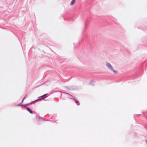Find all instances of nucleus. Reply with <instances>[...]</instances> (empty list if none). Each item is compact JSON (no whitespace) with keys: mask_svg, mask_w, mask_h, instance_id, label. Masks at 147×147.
Returning <instances> with one entry per match:
<instances>
[{"mask_svg":"<svg viewBox=\"0 0 147 147\" xmlns=\"http://www.w3.org/2000/svg\"><path fill=\"white\" fill-rule=\"evenodd\" d=\"M107 67L111 70H113V68L111 64L109 63H106Z\"/></svg>","mask_w":147,"mask_h":147,"instance_id":"f257e3e1","label":"nucleus"},{"mask_svg":"<svg viewBox=\"0 0 147 147\" xmlns=\"http://www.w3.org/2000/svg\"><path fill=\"white\" fill-rule=\"evenodd\" d=\"M47 94H44V95H43V96H41L40 97L41 98H46L47 97L46 95Z\"/></svg>","mask_w":147,"mask_h":147,"instance_id":"20e7f679","label":"nucleus"},{"mask_svg":"<svg viewBox=\"0 0 147 147\" xmlns=\"http://www.w3.org/2000/svg\"><path fill=\"white\" fill-rule=\"evenodd\" d=\"M75 2V0H72L71 1L70 3L71 5H72Z\"/></svg>","mask_w":147,"mask_h":147,"instance_id":"39448f33","label":"nucleus"},{"mask_svg":"<svg viewBox=\"0 0 147 147\" xmlns=\"http://www.w3.org/2000/svg\"><path fill=\"white\" fill-rule=\"evenodd\" d=\"M114 73L116 74L117 73V71L114 70L113 69V70H111Z\"/></svg>","mask_w":147,"mask_h":147,"instance_id":"423d86ee","label":"nucleus"},{"mask_svg":"<svg viewBox=\"0 0 147 147\" xmlns=\"http://www.w3.org/2000/svg\"><path fill=\"white\" fill-rule=\"evenodd\" d=\"M146 143H147V140H146Z\"/></svg>","mask_w":147,"mask_h":147,"instance_id":"6e6552de","label":"nucleus"},{"mask_svg":"<svg viewBox=\"0 0 147 147\" xmlns=\"http://www.w3.org/2000/svg\"><path fill=\"white\" fill-rule=\"evenodd\" d=\"M26 109L30 113L32 114L33 113L32 111L30 110V109L28 108V107H26Z\"/></svg>","mask_w":147,"mask_h":147,"instance_id":"7ed1b4c3","label":"nucleus"},{"mask_svg":"<svg viewBox=\"0 0 147 147\" xmlns=\"http://www.w3.org/2000/svg\"><path fill=\"white\" fill-rule=\"evenodd\" d=\"M24 98H23V100H22V102L24 100Z\"/></svg>","mask_w":147,"mask_h":147,"instance_id":"0eeeda50","label":"nucleus"},{"mask_svg":"<svg viewBox=\"0 0 147 147\" xmlns=\"http://www.w3.org/2000/svg\"><path fill=\"white\" fill-rule=\"evenodd\" d=\"M69 95H70V96H72V97H74V100L76 101V103L78 104V105H80V103L79 101H78V100H77V99H76V98L75 97H74L73 96L71 95L70 94H68Z\"/></svg>","mask_w":147,"mask_h":147,"instance_id":"f03ea898","label":"nucleus"}]
</instances>
